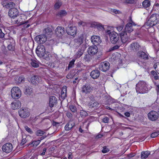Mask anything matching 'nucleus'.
<instances>
[{"instance_id":"obj_1","label":"nucleus","mask_w":159,"mask_h":159,"mask_svg":"<svg viewBox=\"0 0 159 159\" xmlns=\"http://www.w3.org/2000/svg\"><path fill=\"white\" fill-rule=\"evenodd\" d=\"M136 92L138 93H146L148 91L147 84L144 81H140L136 85Z\"/></svg>"},{"instance_id":"obj_2","label":"nucleus","mask_w":159,"mask_h":159,"mask_svg":"<svg viewBox=\"0 0 159 159\" xmlns=\"http://www.w3.org/2000/svg\"><path fill=\"white\" fill-rule=\"evenodd\" d=\"M159 20V15L157 14H152L146 23L145 26L147 25L152 27L157 23Z\"/></svg>"},{"instance_id":"obj_3","label":"nucleus","mask_w":159,"mask_h":159,"mask_svg":"<svg viewBox=\"0 0 159 159\" xmlns=\"http://www.w3.org/2000/svg\"><path fill=\"white\" fill-rule=\"evenodd\" d=\"M21 91L18 87H13L11 90V97L14 99H17L21 96Z\"/></svg>"},{"instance_id":"obj_4","label":"nucleus","mask_w":159,"mask_h":159,"mask_svg":"<svg viewBox=\"0 0 159 159\" xmlns=\"http://www.w3.org/2000/svg\"><path fill=\"white\" fill-rule=\"evenodd\" d=\"M93 88L92 86L88 83L84 85L81 87V92L82 93L87 94L90 93L92 91Z\"/></svg>"},{"instance_id":"obj_5","label":"nucleus","mask_w":159,"mask_h":159,"mask_svg":"<svg viewBox=\"0 0 159 159\" xmlns=\"http://www.w3.org/2000/svg\"><path fill=\"white\" fill-rule=\"evenodd\" d=\"M46 52L44 46L43 45L38 46L36 50V52L37 56L41 58L44 56Z\"/></svg>"},{"instance_id":"obj_6","label":"nucleus","mask_w":159,"mask_h":159,"mask_svg":"<svg viewBox=\"0 0 159 159\" xmlns=\"http://www.w3.org/2000/svg\"><path fill=\"white\" fill-rule=\"evenodd\" d=\"M20 116L23 118L28 117L30 115L29 110L26 108H21L18 111Z\"/></svg>"},{"instance_id":"obj_7","label":"nucleus","mask_w":159,"mask_h":159,"mask_svg":"<svg viewBox=\"0 0 159 159\" xmlns=\"http://www.w3.org/2000/svg\"><path fill=\"white\" fill-rule=\"evenodd\" d=\"M136 24L133 21L128 22L126 25L124 31L130 34L132 32L134 29L133 27L135 26Z\"/></svg>"},{"instance_id":"obj_8","label":"nucleus","mask_w":159,"mask_h":159,"mask_svg":"<svg viewBox=\"0 0 159 159\" xmlns=\"http://www.w3.org/2000/svg\"><path fill=\"white\" fill-rule=\"evenodd\" d=\"M120 37L122 42L125 43L129 42V37L130 34L124 31L122 32L120 34Z\"/></svg>"},{"instance_id":"obj_9","label":"nucleus","mask_w":159,"mask_h":159,"mask_svg":"<svg viewBox=\"0 0 159 159\" xmlns=\"http://www.w3.org/2000/svg\"><path fill=\"white\" fill-rule=\"evenodd\" d=\"M110 40L113 44L117 43L119 40V36L118 34L115 32H111L110 35Z\"/></svg>"},{"instance_id":"obj_10","label":"nucleus","mask_w":159,"mask_h":159,"mask_svg":"<svg viewBox=\"0 0 159 159\" xmlns=\"http://www.w3.org/2000/svg\"><path fill=\"white\" fill-rule=\"evenodd\" d=\"M110 64L108 62L105 61L101 62L99 65V70L103 71L106 72L110 68Z\"/></svg>"},{"instance_id":"obj_11","label":"nucleus","mask_w":159,"mask_h":159,"mask_svg":"<svg viewBox=\"0 0 159 159\" xmlns=\"http://www.w3.org/2000/svg\"><path fill=\"white\" fill-rule=\"evenodd\" d=\"M148 119L152 121L156 120L158 118L159 114L156 111H152L148 114Z\"/></svg>"},{"instance_id":"obj_12","label":"nucleus","mask_w":159,"mask_h":159,"mask_svg":"<svg viewBox=\"0 0 159 159\" xmlns=\"http://www.w3.org/2000/svg\"><path fill=\"white\" fill-rule=\"evenodd\" d=\"M9 16L11 18L14 19L19 15V11L18 10L15 8H11L9 11Z\"/></svg>"},{"instance_id":"obj_13","label":"nucleus","mask_w":159,"mask_h":159,"mask_svg":"<svg viewBox=\"0 0 159 159\" xmlns=\"http://www.w3.org/2000/svg\"><path fill=\"white\" fill-rule=\"evenodd\" d=\"M12 144L11 143H7L4 144L2 147V150L3 152L7 153H9L12 150Z\"/></svg>"},{"instance_id":"obj_14","label":"nucleus","mask_w":159,"mask_h":159,"mask_svg":"<svg viewBox=\"0 0 159 159\" xmlns=\"http://www.w3.org/2000/svg\"><path fill=\"white\" fill-rule=\"evenodd\" d=\"M34 40L39 43H43L47 40L46 36L44 34L39 35L34 38Z\"/></svg>"},{"instance_id":"obj_15","label":"nucleus","mask_w":159,"mask_h":159,"mask_svg":"<svg viewBox=\"0 0 159 159\" xmlns=\"http://www.w3.org/2000/svg\"><path fill=\"white\" fill-rule=\"evenodd\" d=\"M84 37L82 35L79 36L78 38L75 39L74 45L76 47H78L81 45L84 41Z\"/></svg>"},{"instance_id":"obj_16","label":"nucleus","mask_w":159,"mask_h":159,"mask_svg":"<svg viewBox=\"0 0 159 159\" xmlns=\"http://www.w3.org/2000/svg\"><path fill=\"white\" fill-rule=\"evenodd\" d=\"M98 51V48L96 45L91 46L88 49V52L89 54L91 55L95 54Z\"/></svg>"},{"instance_id":"obj_17","label":"nucleus","mask_w":159,"mask_h":159,"mask_svg":"<svg viewBox=\"0 0 159 159\" xmlns=\"http://www.w3.org/2000/svg\"><path fill=\"white\" fill-rule=\"evenodd\" d=\"M76 28L75 27H68L67 28L66 31L69 35L74 36L76 33Z\"/></svg>"},{"instance_id":"obj_18","label":"nucleus","mask_w":159,"mask_h":159,"mask_svg":"<svg viewBox=\"0 0 159 159\" xmlns=\"http://www.w3.org/2000/svg\"><path fill=\"white\" fill-rule=\"evenodd\" d=\"M55 33L58 36H62L65 33L64 28L61 26H58L55 30Z\"/></svg>"},{"instance_id":"obj_19","label":"nucleus","mask_w":159,"mask_h":159,"mask_svg":"<svg viewBox=\"0 0 159 159\" xmlns=\"http://www.w3.org/2000/svg\"><path fill=\"white\" fill-rule=\"evenodd\" d=\"M31 82L35 85L41 82V78L40 77L37 75H34L31 78Z\"/></svg>"},{"instance_id":"obj_20","label":"nucleus","mask_w":159,"mask_h":159,"mask_svg":"<svg viewBox=\"0 0 159 159\" xmlns=\"http://www.w3.org/2000/svg\"><path fill=\"white\" fill-rule=\"evenodd\" d=\"M91 41L94 45L96 46L101 42V40L98 36H93L91 37Z\"/></svg>"},{"instance_id":"obj_21","label":"nucleus","mask_w":159,"mask_h":159,"mask_svg":"<svg viewBox=\"0 0 159 159\" xmlns=\"http://www.w3.org/2000/svg\"><path fill=\"white\" fill-rule=\"evenodd\" d=\"M100 75V72L98 70H93L90 73V76L94 79L98 78Z\"/></svg>"},{"instance_id":"obj_22","label":"nucleus","mask_w":159,"mask_h":159,"mask_svg":"<svg viewBox=\"0 0 159 159\" xmlns=\"http://www.w3.org/2000/svg\"><path fill=\"white\" fill-rule=\"evenodd\" d=\"M130 48L131 50L135 52L139 50L140 46L137 43H134L131 44Z\"/></svg>"},{"instance_id":"obj_23","label":"nucleus","mask_w":159,"mask_h":159,"mask_svg":"<svg viewBox=\"0 0 159 159\" xmlns=\"http://www.w3.org/2000/svg\"><path fill=\"white\" fill-rule=\"evenodd\" d=\"M138 56L144 60L148 59V55L143 51H139L137 53Z\"/></svg>"},{"instance_id":"obj_24","label":"nucleus","mask_w":159,"mask_h":159,"mask_svg":"<svg viewBox=\"0 0 159 159\" xmlns=\"http://www.w3.org/2000/svg\"><path fill=\"white\" fill-rule=\"evenodd\" d=\"M57 103V99L55 96L50 97L49 98V106L50 107H53Z\"/></svg>"},{"instance_id":"obj_25","label":"nucleus","mask_w":159,"mask_h":159,"mask_svg":"<svg viewBox=\"0 0 159 159\" xmlns=\"http://www.w3.org/2000/svg\"><path fill=\"white\" fill-rule=\"evenodd\" d=\"M21 106V103L19 100H16L11 104V107L14 110L19 108Z\"/></svg>"},{"instance_id":"obj_26","label":"nucleus","mask_w":159,"mask_h":159,"mask_svg":"<svg viewBox=\"0 0 159 159\" xmlns=\"http://www.w3.org/2000/svg\"><path fill=\"white\" fill-rule=\"evenodd\" d=\"M85 48L86 47L84 45H81V48H79L76 54V57L78 58L80 57L83 54Z\"/></svg>"},{"instance_id":"obj_27","label":"nucleus","mask_w":159,"mask_h":159,"mask_svg":"<svg viewBox=\"0 0 159 159\" xmlns=\"http://www.w3.org/2000/svg\"><path fill=\"white\" fill-rule=\"evenodd\" d=\"M150 154L149 151H142L141 153V157L142 159H145Z\"/></svg>"},{"instance_id":"obj_28","label":"nucleus","mask_w":159,"mask_h":159,"mask_svg":"<svg viewBox=\"0 0 159 159\" xmlns=\"http://www.w3.org/2000/svg\"><path fill=\"white\" fill-rule=\"evenodd\" d=\"M75 124L73 123L69 122L65 126V129L66 131H69L74 126Z\"/></svg>"},{"instance_id":"obj_29","label":"nucleus","mask_w":159,"mask_h":159,"mask_svg":"<svg viewBox=\"0 0 159 159\" xmlns=\"http://www.w3.org/2000/svg\"><path fill=\"white\" fill-rule=\"evenodd\" d=\"M30 64L33 67L35 68H37L39 66V62L35 60H31Z\"/></svg>"},{"instance_id":"obj_30","label":"nucleus","mask_w":159,"mask_h":159,"mask_svg":"<svg viewBox=\"0 0 159 159\" xmlns=\"http://www.w3.org/2000/svg\"><path fill=\"white\" fill-rule=\"evenodd\" d=\"M67 14L66 11L64 10L59 11L57 14V16L60 17H62L66 16Z\"/></svg>"},{"instance_id":"obj_31","label":"nucleus","mask_w":159,"mask_h":159,"mask_svg":"<svg viewBox=\"0 0 159 159\" xmlns=\"http://www.w3.org/2000/svg\"><path fill=\"white\" fill-rule=\"evenodd\" d=\"M33 93V91L31 88L30 87L25 88L24 92L25 94L30 95Z\"/></svg>"},{"instance_id":"obj_32","label":"nucleus","mask_w":159,"mask_h":159,"mask_svg":"<svg viewBox=\"0 0 159 159\" xmlns=\"http://www.w3.org/2000/svg\"><path fill=\"white\" fill-rule=\"evenodd\" d=\"M143 6L145 8H146L150 6V2L148 0H145L143 2Z\"/></svg>"},{"instance_id":"obj_33","label":"nucleus","mask_w":159,"mask_h":159,"mask_svg":"<svg viewBox=\"0 0 159 159\" xmlns=\"http://www.w3.org/2000/svg\"><path fill=\"white\" fill-rule=\"evenodd\" d=\"M79 113L81 117L82 118H84L88 115V113L86 111L83 110H80Z\"/></svg>"},{"instance_id":"obj_34","label":"nucleus","mask_w":159,"mask_h":159,"mask_svg":"<svg viewBox=\"0 0 159 159\" xmlns=\"http://www.w3.org/2000/svg\"><path fill=\"white\" fill-rule=\"evenodd\" d=\"M99 105L98 102L96 101H92L89 105L90 108L97 107Z\"/></svg>"},{"instance_id":"obj_35","label":"nucleus","mask_w":159,"mask_h":159,"mask_svg":"<svg viewBox=\"0 0 159 159\" xmlns=\"http://www.w3.org/2000/svg\"><path fill=\"white\" fill-rule=\"evenodd\" d=\"M15 3L13 2H10L5 4L4 3L3 6L4 7H5L7 8H9L10 7H13L15 6Z\"/></svg>"},{"instance_id":"obj_36","label":"nucleus","mask_w":159,"mask_h":159,"mask_svg":"<svg viewBox=\"0 0 159 159\" xmlns=\"http://www.w3.org/2000/svg\"><path fill=\"white\" fill-rule=\"evenodd\" d=\"M90 54H88L85 55L84 60L86 61H89L92 59V57Z\"/></svg>"},{"instance_id":"obj_37","label":"nucleus","mask_w":159,"mask_h":159,"mask_svg":"<svg viewBox=\"0 0 159 159\" xmlns=\"http://www.w3.org/2000/svg\"><path fill=\"white\" fill-rule=\"evenodd\" d=\"M51 56L49 52H45V53H44V56L42 57L47 60H48L50 59V57Z\"/></svg>"},{"instance_id":"obj_38","label":"nucleus","mask_w":159,"mask_h":159,"mask_svg":"<svg viewBox=\"0 0 159 159\" xmlns=\"http://www.w3.org/2000/svg\"><path fill=\"white\" fill-rule=\"evenodd\" d=\"M66 89L65 88H63L61 92V97L63 98H65L66 96Z\"/></svg>"},{"instance_id":"obj_39","label":"nucleus","mask_w":159,"mask_h":159,"mask_svg":"<svg viewBox=\"0 0 159 159\" xmlns=\"http://www.w3.org/2000/svg\"><path fill=\"white\" fill-rule=\"evenodd\" d=\"M151 74L152 75L154 79L157 80L158 79L159 76L157 73L154 70H152L151 72Z\"/></svg>"},{"instance_id":"obj_40","label":"nucleus","mask_w":159,"mask_h":159,"mask_svg":"<svg viewBox=\"0 0 159 159\" xmlns=\"http://www.w3.org/2000/svg\"><path fill=\"white\" fill-rule=\"evenodd\" d=\"M52 31V30L51 29L48 27L45 29L43 32L45 33L46 35L49 34H50L51 33Z\"/></svg>"},{"instance_id":"obj_41","label":"nucleus","mask_w":159,"mask_h":159,"mask_svg":"<svg viewBox=\"0 0 159 159\" xmlns=\"http://www.w3.org/2000/svg\"><path fill=\"white\" fill-rule=\"evenodd\" d=\"M14 23L17 24H20V25H21L28 23V21L27 20L24 22H23L22 21H21V20H19L17 19L16 20H15Z\"/></svg>"},{"instance_id":"obj_42","label":"nucleus","mask_w":159,"mask_h":159,"mask_svg":"<svg viewBox=\"0 0 159 159\" xmlns=\"http://www.w3.org/2000/svg\"><path fill=\"white\" fill-rule=\"evenodd\" d=\"M70 111L73 112H76L77 111V109L76 106L73 105H70L69 107Z\"/></svg>"},{"instance_id":"obj_43","label":"nucleus","mask_w":159,"mask_h":159,"mask_svg":"<svg viewBox=\"0 0 159 159\" xmlns=\"http://www.w3.org/2000/svg\"><path fill=\"white\" fill-rule=\"evenodd\" d=\"M75 60L73 59L70 62L68 66V69L69 70L70 68H72L74 67V62L75 61Z\"/></svg>"},{"instance_id":"obj_44","label":"nucleus","mask_w":159,"mask_h":159,"mask_svg":"<svg viewBox=\"0 0 159 159\" xmlns=\"http://www.w3.org/2000/svg\"><path fill=\"white\" fill-rule=\"evenodd\" d=\"M40 142V140H38L36 141H34L32 142V144L33 146H37Z\"/></svg>"},{"instance_id":"obj_45","label":"nucleus","mask_w":159,"mask_h":159,"mask_svg":"<svg viewBox=\"0 0 159 159\" xmlns=\"http://www.w3.org/2000/svg\"><path fill=\"white\" fill-rule=\"evenodd\" d=\"M62 4L61 2H57L54 5V8L55 9H59L61 6Z\"/></svg>"},{"instance_id":"obj_46","label":"nucleus","mask_w":159,"mask_h":159,"mask_svg":"<svg viewBox=\"0 0 159 159\" xmlns=\"http://www.w3.org/2000/svg\"><path fill=\"white\" fill-rule=\"evenodd\" d=\"M24 128L25 130L29 133L32 134L33 133V131L30 128H29L28 126H24Z\"/></svg>"},{"instance_id":"obj_47","label":"nucleus","mask_w":159,"mask_h":159,"mask_svg":"<svg viewBox=\"0 0 159 159\" xmlns=\"http://www.w3.org/2000/svg\"><path fill=\"white\" fill-rule=\"evenodd\" d=\"M44 132L41 130H39L36 132V134L37 136H41L44 134Z\"/></svg>"},{"instance_id":"obj_48","label":"nucleus","mask_w":159,"mask_h":159,"mask_svg":"<svg viewBox=\"0 0 159 159\" xmlns=\"http://www.w3.org/2000/svg\"><path fill=\"white\" fill-rule=\"evenodd\" d=\"M159 135V131H157L152 133L151 135V137L152 138H154Z\"/></svg>"},{"instance_id":"obj_49","label":"nucleus","mask_w":159,"mask_h":159,"mask_svg":"<svg viewBox=\"0 0 159 159\" xmlns=\"http://www.w3.org/2000/svg\"><path fill=\"white\" fill-rule=\"evenodd\" d=\"M26 137L25 136H22V139L21 142V145H24L27 142V140L26 139Z\"/></svg>"},{"instance_id":"obj_50","label":"nucleus","mask_w":159,"mask_h":159,"mask_svg":"<svg viewBox=\"0 0 159 159\" xmlns=\"http://www.w3.org/2000/svg\"><path fill=\"white\" fill-rule=\"evenodd\" d=\"M109 149L107 148L106 146H104L103 148V149L102 150V153H105L108 152L109 151Z\"/></svg>"},{"instance_id":"obj_51","label":"nucleus","mask_w":159,"mask_h":159,"mask_svg":"<svg viewBox=\"0 0 159 159\" xmlns=\"http://www.w3.org/2000/svg\"><path fill=\"white\" fill-rule=\"evenodd\" d=\"M66 116L68 118L70 119H72L73 117L72 114L69 111H68L67 112Z\"/></svg>"},{"instance_id":"obj_52","label":"nucleus","mask_w":159,"mask_h":159,"mask_svg":"<svg viewBox=\"0 0 159 159\" xmlns=\"http://www.w3.org/2000/svg\"><path fill=\"white\" fill-rule=\"evenodd\" d=\"M123 28V25H118L116 27V29L119 31H120L122 30Z\"/></svg>"},{"instance_id":"obj_53","label":"nucleus","mask_w":159,"mask_h":159,"mask_svg":"<svg viewBox=\"0 0 159 159\" xmlns=\"http://www.w3.org/2000/svg\"><path fill=\"white\" fill-rule=\"evenodd\" d=\"M109 118L107 117H105L102 119V121L104 123H107L108 122Z\"/></svg>"},{"instance_id":"obj_54","label":"nucleus","mask_w":159,"mask_h":159,"mask_svg":"<svg viewBox=\"0 0 159 159\" xmlns=\"http://www.w3.org/2000/svg\"><path fill=\"white\" fill-rule=\"evenodd\" d=\"M7 48L9 50H13L14 49V47L11 44L8 45Z\"/></svg>"},{"instance_id":"obj_55","label":"nucleus","mask_w":159,"mask_h":159,"mask_svg":"<svg viewBox=\"0 0 159 159\" xmlns=\"http://www.w3.org/2000/svg\"><path fill=\"white\" fill-rule=\"evenodd\" d=\"M5 34L2 32L1 29H0V38H2L4 37Z\"/></svg>"},{"instance_id":"obj_56","label":"nucleus","mask_w":159,"mask_h":159,"mask_svg":"<svg viewBox=\"0 0 159 159\" xmlns=\"http://www.w3.org/2000/svg\"><path fill=\"white\" fill-rule=\"evenodd\" d=\"M126 2L128 3H133L134 2V0H126Z\"/></svg>"},{"instance_id":"obj_57","label":"nucleus","mask_w":159,"mask_h":159,"mask_svg":"<svg viewBox=\"0 0 159 159\" xmlns=\"http://www.w3.org/2000/svg\"><path fill=\"white\" fill-rule=\"evenodd\" d=\"M24 78L23 77H20L18 78V80L19 82H22L24 81Z\"/></svg>"},{"instance_id":"obj_58","label":"nucleus","mask_w":159,"mask_h":159,"mask_svg":"<svg viewBox=\"0 0 159 159\" xmlns=\"http://www.w3.org/2000/svg\"><path fill=\"white\" fill-rule=\"evenodd\" d=\"M59 124V123L57 122H56L54 121H53L52 122V125L53 126H57V125H58Z\"/></svg>"},{"instance_id":"obj_59","label":"nucleus","mask_w":159,"mask_h":159,"mask_svg":"<svg viewBox=\"0 0 159 159\" xmlns=\"http://www.w3.org/2000/svg\"><path fill=\"white\" fill-rule=\"evenodd\" d=\"M46 151V148H44L43 150V152L41 154V155L42 156L44 155L45 154V152Z\"/></svg>"},{"instance_id":"obj_60","label":"nucleus","mask_w":159,"mask_h":159,"mask_svg":"<svg viewBox=\"0 0 159 159\" xmlns=\"http://www.w3.org/2000/svg\"><path fill=\"white\" fill-rule=\"evenodd\" d=\"M119 46H118L117 45H116V46H114L113 47L111 48V50H115V49H117L118 48H119Z\"/></svg>"},{"instance_id":"obj_61","label":"nucleus","mask_w":159,"mask_h":159,"mask_svg":"<svg viewBox=\"0 0 159 159\" xmlns=\"http://www.w3.org/2000/svg\"><path fill=\"white\" fill-rule=\"evenodd\" d=\"M102 136V134H99L97 135L96 137V139H99L100 138H101Z\"/></svg>"},{"instance_id":"obj_62","label":"nucleus","mask_w":159,"mask_h":159,"mask_svg":"<svg viewBox=\"0 0 159 159\" xmlns=\"http://www.w3.org/2000/svg\"><path fill=\"white\" fill-rule=\"evenodd\" d=\"M125 115L127 117H129L130 116V114L128 112H126L125 113Z\"/></svg>"},{"instance_id":"obj_63","label":"nucleus","mask_w":159,"mask_h":159,"mask_svg":"<svg viewBox=\"0 0 159 159\" xmlns=\"http://www.w3.org/2000/svg\"><path fill=\"white\" fill-rule=\"evenodd\" d=\"M159 65V63H155L154 65V68L155 69H156V68L157 67V66Z\"/></svg>"},{"instance_id":"obj_64","label":"nucleus","mask_w":159,"mask_h":159,"mask_svg":"<svg viewBox=\"0 0 159 159\" xmlns=\"http://www.w3.org/2000/svg\"><path fill=\"white\" fill-rule=\"evenodd\" d=\"M157 90L158 94L159 95V85H157Z\"/></svg>"}]
</instances>
